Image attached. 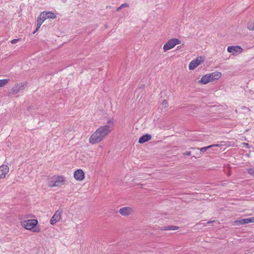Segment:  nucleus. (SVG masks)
Returning <instances> with one entry per match:
<instances>
[{
  "mask_svg": "<svg viewBox=\"0 0 254 254\" xmlns=\"http://www.w3.org/2000/svg\"><path fill=\"white\" fill-rule=\"evenodd\" d=\"M65 178L63 176H54L48 181V185L50 187H61L64 184Z\"/></svg>",
  "mask_w": 254,
  "mask_h": 254,
  "instance_id": "7ed1b4c3",
  "label": "nucleus"
},
{
  "mask_svg": "<svg viewBox=\"0 0 254 254\" xmlns=\"http://www.w3.org/2000/svg\"><path fill=\"white\" fill-rule=\"evenodd\" d=\"M46 18L47 19H55L56 18V15L51 11H44Z\"/></svg>",
  "mask_w": 254,
  "mask_h": 254,
  "instance_id": "2eb2a0df",
  "label": "nucleus"
},
{
  "mask_svg": "<svg viewBox=\"0 0 254 254\" xmlns=\"http://www.w3.org/2000/svg\"><path fill=\"white\" fill-rule=\"evenodd\" d=\"M9 172V167L7 165H2L0 167V179H4Z\"/></svg>",
  "mask_w": 254,
  "mask_h": 254,
  "instance_id": "9b49d317",
  "label": "nucleus"
},
{
  "mask_svg": "<svg viewBox=\"0 0 254 254\" xmlns=\"http://www.w3.org/2000/svg\"><path fill=\"white\" fill-rule=\"evenodd\" d=\"M37 224L38 221L36 219L25 220L21 222V225L23 227L28 230H33V231L35 232H38L40 231L39 229H34Z\"/></svg>",
  "mask_w": 254,
  "mask_h": 254,
  "instance_id": "20e7f679",
  "label": "nucleus"
},
{
  "mask_svg": "<svg viewBox=\"0 0 254 254\" xmlns=\"http://www.w3.org/2000/svg\"><path fill=\"white\" fill-rule=\"evenodd\" d=\"M19 40V39H15L11 41L12 44H15Z\"/></svg>",
  "mask_w": 254,
  "mask_h": 254,
  "instance_id": "393cba45",
  "label": "nucleus"
},
{
  "mask_svg": "<svg viewBox=\"0 0 254 254\" xmlns=\"http://www.w3.org/2000/svg\"><path fill=\"white\" fill-rule=\"evenodd\" d=\"M128 7H129V5L128 3H123L119 7H118L117 8V11L120 10L122 8Z\"/></svg>",
  "mask_w": 254,
  "mask_h": 254,
  "instance_id": "6ab92c4d",
  "label": "nucleus"
},
{
  "mask_svg": "<svg viewBox=\"0 0 254 254\" xmlns=\"http://www.w3.org/2000/svg\"><path fill=\"white\" fill-rule=\"evenodd\" d=\"M114 125L113 119L108 120L106 125L100 127L92 134L89 139V143L95 144L102 141L114 129Z\"/></svg>",
  "mask_w": 254,
  "mask_h": 254,
  "instance_id": "f257e3e1",
  "label": "nucleus"
},
{
  "mask_svg": "<svg viewBox=\"0 0 254 254\" xmlns=\"http://www.w3.org/2000/svg\"><path fill=\"white\" fill-rule=\"evenodd\" d=\"M26 84L25 82H21L16 84L12 88V91L14 93H18L20 91L22 90L24 88V87L26 86Z\"/></svg>",
  "mask_w": 254,
  "mask_h": 254,
  "instance_id": "ddd939ff",
  "label": "nucleus"
},
{
  "mask_svg": "<svg viewBox=\"0 0 254 254\" xmlns=\"http://www.w3.org/2000/svg\"><path fill=\"white\" fill-rule=\"evenodd\" d=\"M186 154L188 155H190V152H188Z\"/></svg>",
  "mask_w": 254,
  "mask_h": 254,
  "instance_id": "bb28decb",
  "label": "nucleus"
},
{
  "mask_svg": "<svg viewBox=\"0 0 254 254\" xmlns=\"http://www.w3.org/2000/svg\"><path fill=\"white\" fill-rule=\"evenodd\" d=\"M178 229V227L176 226H166L163 227V228H162L161 230H175Z\"/></svg>",
  "mask_w": 254,
  "mask_h": 254,
  "instance_id": "a211bd4d",
  "label": "nucleus"
},
{
  "mask_svg": "<svg viewBox=\"0 0 254 254\" xmlns=\"http://www.w3.org/2000/svg\"><path fill=\"white\" fill-rule=\"evenodd\" d=\"M37 31H38V30H36L33 32V33H34H34H35Z\"/></svg>",
  "mask_w": 254,
  "mask_h": 254,
  "instance_id": "cd10ccee",
  "label": "nucleus"
},
{
  "mask_svg": "<svg viewBox=\"0 0 254 254\" xmlns=\"http://www.w3.org/2000/svg\"><path fill=\"white\" fill-rule=\"evenodd\" d=\"M247 28L250 30H252V31L254 30V23H253V22L249 23L248 24Z\"/></svg>",
  "mask_w": 254,
  "mask_h": 254,
  "instance_id": "412c9836",
  "label": "nucleus"
},
{
  "mask_svg": "<svg viewBox=\"0 0 254 254\" xmlns=\"http://www.w3.org/2000/svg\"><path fill=\"white\" fill-rule=\"evenodd\" d=\"M37 31H38V30H36L33 32V33H34H34H35Z\"/></svg>",
  "mask_w": 254,
  "mask_h": 254,
  "instance_id": "c85d7f7f",
  "label": "nucleus"
},
{
  "mask_svg": "<svg viewBox=\"0 0 254 254\" xmlns=\"http://www.w3.org/2000/svg\"><path fill=\"white\" fill-rule=\"evenodd\" d=\"M227 51L235 56L241 54L243 51V49L240 46H231L227 48Z\"/></svg>",
  "mask_w": 254,
  "mask_h": 254,
  "instance_id": "6e6552de",
  "label": "nucleus"
},
{
  "mask_svg": "<svg viewBox=\"0 0 254 254\" xmlns=\"http://www.w3.org/2000/svg\"><path fill=\"white\" fill-rule=\"evenodd\" d=\"M204 61V58L202 56H199L191 61L189 65V68L190 70H193L197 66L202 64Z\"/></svg>",
  "mask_w": 254,
  "mask_h": 254,
  "instance_id": "423d86ee",
  "label": "nucleus"
},
{
  "mask_svg": "<svg viewBox=\"0 0 254 254\" xmlns=\"http://www.w3.org/2000/svg\"><path fill=\"white\" fill-rule=\"evenodd\" d=\"M214 222H215V221H207L206 223L208 224H210L211 223H213Z\"/></svg>",
  "mask_w": 254,
  "mask_h": 254,
  "instance_id": "a878e982",
  "label": "nucleus"
},
{
  "mask_svg": "<svg viewBox=\"0 0 254 254\" xmlns=\"http://www.w3.org/2000/svg\"><path fill=\"white\" fill-rule=\"evenodd\" d=\"M249 145L248 144H246V146H248Z\"/></svg>",
  "mask_w": 254,
  "mask_h": 254,
  "instance_id": "7c9ffc66",
  "label": "nucleus"
},
{
  "mask_svg": "<svg viewBox=\"0 0 254 254\" xmlns=\"http://www.w3.org/2000/svg\"><path fill=\"white\" fill-rule=\"evenodd\" d=\"M8 79H1L0 80V87H2L7 83Z\"/></svg>",
  "mask_w": 254,
  "mask_h": 254,
  "instance_id": "aec40b11",
  "label": "nucleus"
},
{
  "mask_svg": "<svg viewBox=\"0 0 254 254\" xmlns=\"http://www.w3.org/2000/svg\"><path fill=\"white\" fill-rule=\"evenodd\" d=\"M151 138L150 135L146 134L141 136L138 140V142L140 143H143L146 141L150 140Z\"/></svg>",
  "mask_w": 254,
  "mask_h": 254,
  "instance_id": "4468645a",
  "label": "nucleus"
},
{
  "mask_svg": "<svg viewBox=\"0 0 254 254\" xmlns=\"http://www.w3.org/2000/svg\"><path fill=\"white\" fill-rule=\"evenodd\" d=\"M253 222H254V217L236 220L234 222V225H241Z\"/></svg>",
  "mask_w": 254,
  "mask_h": 254,
  "instance_id": "9d476101",
  "label": "nucleus"
},
{
  "mask_svg": "<svg viewBox=\"0 0 254 254\" xmlns=\"http://www.w3.org/2000/svg\"><path fill=\"white\" fill-rule=\"evenodd\" d=\"M181 41L177 38H172L164 45L163 49L164 52L174 48L176 45L181 44Z\"/></svg>",
  "mask_w": 254,
  "mask_h": 254,
  "instance_id": "39448f33",
  "label": "nucleus"
},
{
  "mask_svg": "<svg viewBox=\"0 0 254 254\" xmlns=\"http://www.w3.org/2000/svg\"><path fill=\"white\" fill-rule=\"evenodd\" d=\"M73 177L76 181H81L84 180L85 174L82 169H77L74 172Z\"/></svg>",
  "mask_w": 254,
  "mask_h": 254,
  "instance_id": "1a4fd4ad",
  "label": "nucleus"
},
{
  "mask_svg": "<svg viewBox=\"0 0 254 254\" xmlns=\"http://www.w3.org/2000/svg\"><path fill=\"white\" fill-rule=\"evenodd\" d=\"M46 16L44 14V12H42L37 18V21L43 23L44 21L46 19Z\"/></svg>",
  "mask_w": 254,
  "mask_h": 254,
  "instance_id": "dca6fc26",
  "label": "nucleus"
},
{
  "mask_svg": "<svg viewBox=\"0 0 254 254\" xmlns=\"http://www.w3.org/2000/svg\"><path fill=\"white\" fill-rule=\"evenodd\" d=\"M42 24V23H41V21H37V27H36V30H38V29L40 28V26Z\"/></svg>",
  "mask_w": 254,
  "mask_h": 254,
  "instance_id": "5701e85b",
  "label": "nucleus"
},
{
  "mask_svg": "<svg viewBox=\"0 0 254 254\" xmlns=\"http://www.w3.org/2000/svg\"><path fill=\"white\" fill-rule=\"evenodd\" d=\"M63 211L62 209L59 208L57 210L50 220V223L54 225L60 221L62 218V215Z\"/></svg>",
  "mask_w": 254,
  "mask_h": 254,
  "instance_id": "0eeeda50",
  "label": "nucleus"
},
{
  "mask_svg": "<svg viewBox=\"0 0 254 254\" xmlns=\"http://www.w3.org/2000/svg\"><path fill=\"white\" fill-rule=\"evenodd\" d=\"M132 212V208L130 207H124L120 209L119 213L123 216H127Z\"/></svg>",
  "mask_w": 254,
  "mask_h": 254,
  "instance_id": "f8f14e48",
  "label": "nucleus"
},
{
  "mask_svg": "<svg viewBox=\"0 0 254 254\" xmlns=\"http://www.w3.org/2000/svg\"><path fill=\"white\" fill-rule=\"evenodd\" d=\"M219 145L218 144H213V145H209L208 146H206V147H202L200 149V152H201L202 153H203L207 149H209V148H211L213 147H215V146H219Z\"/></svg>",
  "mask_w": 254,
  "mask_h": 254,
  "instance_id": "f3484780",
  "label": "nucleus"
},
{
  "mask_svg": "<svg viewBox=\"0 0 254 254\" xmlns=\"http://www.w3.org/2000/svg\"><path fill=\"white\" fill-rule=\"evenodd\" d=\"M248 172L251 175H254V170L253 169H250L248 170Z\"/></svg>",
  "mask_w": 254,
  "mask_h": 254,
  "instance_id": "b1692460",
  "label": "nucleus"
},
{
  "mask_svg": "<svg viewBox=\"0 0 254 254\" xmlns=\"http://www.w3.org/2000/svg\"><path fill=\"white\" fill-rule=\"evenodd\" d=\"M168 106V102L166 100H164L162 102V108H166Z\"/></svg>",
  "mask_w": 254,
  "mask_h": 254,
  "instance_id": "4be33fe9",
  "label": "nucleus"
},
{
  "mask_svg": "<svg viewBox=\"0 0 254 254\" xmlns=\"http://www.w3.org/2000/svg\"><path fill=\"white\" fill-rule=\"evenodd\" d=\"M222 74L220 72L215 71L203 75L199 80L198 83L202 84H206L209 82H213L219 79L221 77Z\"/></svg>",
  "mask_w": 254,
  "mask_h": 254,
  "instance_id": "f03ea898",
  "label": "nucleus"
},
{
  "mask_svg": "<svg viewBox=\"0 0 254 254\" xmlns=\"http://www.w3.org/2000/svg\"><path fill=\"white\" fill-rule=\"evenodd\" d=\"M249 145L248 144H246V146H248Z\"/></svg>",
  "mask_w": 254,
  "mask_h": 254,
  "instance_id": "c756f323",
  "label": "nucleus"
}]
</instances>
